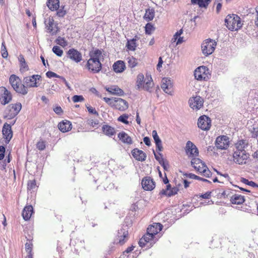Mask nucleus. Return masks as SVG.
<instances>
[{"instance_id":"nucleus-13","label":"nucleus","mask_w":258,"mask_h":258,"mask_svg":"<svg viewBox=\"0 0 258 258\" xmlns=\"http://www.w3.org/2000/svg\"><path fill=\"white\" fill-rule=\"evenodd\" d=\"M44 23L48 32L51 35L55 34L58 31L57 24L54 23V20L52 18L48 17L45 19Z\"/></svg>"},{"instance_id":"nucleus-54","label":"nucleus","mask_w":258,"mask_h":258,"mask_svg":"<svg viewBox=\"0 0 258 258\" xmlns=\"http://www.w3.org/2000/svg\"><path fill=\"white\" fill-rule=\"evenodd\" d=\"M37 148L40 151L43 150L45 148V143L43 141L38 142L36 145Z\"/></svg>"},{"instance_id":"nucleus-15","label":"nucleus","mask_w":258,"mask_h":258,"mask_svg":"<svg viewBox=\"0 0 258 258\" xmlns=\"http://www.w3.org/2000/svg\"><path fill=\"white\" fill-rule=\"evenodd\" d=\"M229 138L226 136H222L217 138L215 145L218 149L223 150L229 147Z\"/></svg>"},{"instance_id":"nucleus-16","label":"nucleus","mask_w":258,"mask_h":258,"mask_svg":"<svg viewBox=\"0 0 258 258\" xmlns=\"http://www.w3.org/2000/svg\"><path fill=\"white\" fill-rule=\"evenodd\" d=\"M188 103L194 110H199L203 105V99L200 96H196L189 99Z\"/></svg>"},{"instance_id":"nucleus-27","label":"nucleus","mask_w":258,"mask_h":258,"mask_svg":"<svg viewBox=\"0 0 258 258\" xmlns=\"http://www.w3.org/2000/svg\"><path fill=\"white\" fill-rule=\"evenodd\" d=\"M58 127L61 132H67L71 130L72 123L70 121L65 120L58 124Z\"/></svg>"},{"instance_id":"nucleus-41","label":"nucleus","mask_w":258,"mask_h":258,"mask_svg":"<svg viewBox=\"0 0 258 258\" xmlns=\"http://www.w3.org/2000/svg\"><path fill=\"white\" fill-rule=\"evenodd\" d=\"M52 51L58 56H61L63 54V50L58 46H54L52 48Z\"/></svg>"},{"instance_id":"nucleus-8","label":"nucleus","mask_w":258,"mask_h":258,"mask_svg":"<svg viewBox=\"0 0 258 258\" xmlns=\"http://www.w3.org/2000/svg\"><path fill=\"white\" fill-rule=\"evenodd\" d=\"M249 158V154L246 151H234L233 154L234 162L239 165L246 164Z\"/></svg>"},{"instance_id":"nucleus-31","label":"nucleus","mask_w":258,"mask_h":258,"mask_svg":"<svg viewBox=\"0 0 258 258\" xmlns=\"http://www.w3.org/2000/svg\"><path fill=\"white\" fill-rule=\"evenodd\" d=\"M230 201L233 204L240 205L244 203L245 200L243 196L239 195H235L231 197Z\"/></svg>"},{"instance_id":"nucleus-47","label":"nucleus","mask_w":258,"mask_h":258,"mask_svg":"<svg viewBox=\"0 0 258 258\" xmlns=\"http://www.w3.org/2000/svg\"><path fill=\"white\" fill-rule=\"evenodd\" d=\"M28 189L32 190L36 188V184L35 180H29L28 182Z\"/></svg>"},{"instance_id":"nucleus-12","label":"nucleus","mask_w":258,"mask_h":258,"mask_svg":"<svg viewBox=\"0 0 258 258\" xmlns=\"http://www.w3.org/2000/svg\"><path fill=\"white\" fill-rule=\"evenodd\" d=\"M67 56L77 63L80 62L82 60L81 53L75 48L70 49L67 52Z\"/></svg>"},{"instance_id":"nucleus-45","label":"nucleus","mask_w":258,"mask_h":258,"mask_svg":"<svg viewBox=\"0 0 258 258\" xmlns=\"http://www.w3.org/2000/svg\"><path fill=\"white\" fill-rule=\"evenodd\" d=\"M1 52L2 55L4 58H6L8 57V52L7 51V48L4 42H3L2 44Z\"/></svg>"},{"instance_id":"nucleus-10","label":"nucleus","mask_w":258,"mask_h":258,"mask_svg":"<svg viewBox=\"0 0 258 258\" xmlns=\"http://www.w3.org/2000/svg\"><path fill=\"white\" fill-rule=\"evenodd\" d=\"M128 230L127 227L124 226L118 230L116 241L120 245L123 244L127 239Z\"/></svg>"},{"instance_id":"nucleus-4","label":"nucleus","mask_w":258,"mask_h":258,"mask_svg":"<svg viewBox=\"0 0 258 258\" xmlns=\"http://www.w3.org/2000/svg\"><path fill=\"white\" fill-rule=\"evenodd\" d=\"M9 82L16 92L23 95L27 94V88L21 84V80L18 77L15 75H12L10 77Z\"/></svg>"},{"instance_id":"nucleus-19","label":"nucleus","mask_w":258,"mask_h":258,"mask_svg":"<svg viewBox=\"0 0 258 258\" xmlns=\"http://www.w3.org/2000/svg\"><path fill=\"white\" fill-rule=\"evenodd\" d=\"M2 132L4 138L6 139V143H9L13 137L11 125L5 123L3 125Z\"/></svg>"},{"instance_id":"nucleus-30","label":"nucleus","mask_w":258,"mask_h":258,"mask_svg":"<svg viewBox=\"0 0 258 258\" xmlns=\"http://www.w3.org/2000/svg\"><path fill=\"white\" fill-rule=\"evenodd\" d=\"M235 151H246L245 149L247 146V143L243 140H239L235 144Z\"/></svg>"},{"instance_id":"nucleus-2","label":"nucleus","mask_w":258,"mask_h":258,"mask_svg":"<svg viewBox=\"0 0 258 258\" xmlns=\"http://www.w3.org/2000/svg\"><path fill=\"white\" fill-rule=\"evenodd\" d=\"M89 55L90 58L87 61V68L94 73H99L102 68V64L100 61L102 51L96 49L91 51Z\"/></svg>"},{"instance_id":"nucleus-46","label":"nucleus","mask_w":258,"mask_h":258,"mask_svg":"<svg viewBox=\"0 0 258 258\" xmlns=\"http://www.w3.org/2000/svg\"><path fill=\"white\" fill-rule=\"evenodd\" d=\"M203 168L204 169H203L202 172L201 173L206 177H210L212 175V173L210 170L208 169L207 166L205 167H204Z\"/></svg>"},{"instance_id":"nucleus-32","label":"nucleus","mask_w":258,"mask_h":258,"mask_svg":"<svg viewBox=\"0 0 258 258\" xmlns=\"http://www.w3.org/2000/svg\"><path fill=\"white\" fill-rule=\"evenodd\" d=\"M102 131L105 135L109 137L112 136L115 134L114 128L108 125H104L102 126Z\"/></svg>"},{"instance_id":"nucleus-23","label":"nucleus","mask_w":258,"mask_h":258,"mask_svg":"<svg viewBox=\"0 0 258 258\" xmlns=\"http://www.w3.org/2000/svg\"><path fill=\"white\" fill-rule=\"evenodd\" d=\"M178 190L177 187H173L171 188L170 184H168L166 185V188L162 189L159 194L161 195H166L168 197H171L176 194Z\"/></svg>"},{"instance_id":"nucleus-36","label":"nucleus","mask_w":258,"mask_h":258,"mask_svg":"<svg viewBox=\"0 0 258 258\" xmlns=\"http://www.w3.org/2000/svg\"><path fill=\"white\" fill-rule=\"evenodd\" d=\"M144 76L142 74H140L137 76L136 86L138 89H142L144 82Z\"/></svg>"},{"instance_id":"nucleus-39","label":"nucleus","mask_w":258,"mask_h":258,"mask_svg":"<svg viewBox=\"0 0 258 258\" xmlns=\"http://www.w3.org/2000/svg\"><path fill=\"white\" fill-rule=\"evenodd\" d=\"M155 29L154 26L150 23H148L145 26V32L147 34H151Z\"/></svg>"},{"instance_id":"nucleus-14","label":"nucleus","mask_w":258,"mask_h":258,"mask_svg":"<svg viewBox=\"0 0 258 258\" xmlns=\"http://www.w3.org/2000/svg\"><path fill=\"white\" fill-rule=\"evenodd\" d=\"M41 77L39 75H33L31 76L25 77L24 83L29 87H37V81L41 80Z\"/></svg>"},{"instance_id":"nucleus-42","label":"nucleus","mask_w":258,"mask_h":258,"mask_svg":"<svg viewBox=\"0 0 258 258\" xmlns=\"http://www.w3.org/2000/svg\"><path fill=\"white\" fill-rule=\"evenodd\" d=\"M56 43L62 46L65 47L67 45V42L65 40L64 38L58 37L55 40Z\"/></svg>"},{"instance_id":"nucleus-64","label":"nucleus","mask_w":258,"mask_h":258,"mask_svg":"<svg viewBox=\"0 0 258 258\" xmlns=\"http://www.w3.org/2000/svg\"><path fill=\"white\" fill-rule=\"evenodd\" d=\"M256 16L254 19V24L255 25L258 27V7L256 8Z\"/></svg>"},{"instance_id":"nucleus-29","label":"nucleus","mask_w":258,"mask_h":258,"mask_svg":"<svg viewBox=\"0 0 258 258\" xmlns=\"http://www.w3.org/2000/svg\"><path fill=\"white\" fill-rule=\"evenodd\" d=\"M106 90L110 93L114 95L122 96L124 94L123 90L119 88L117 86H112L106 88Z\"/></svg>"},{"instance_id":"nucleus-7","label":"nucleus","mask_w":258,"mask_h":258,"mask_svg":"<svg viewBox=\"0 0 258 258\" xmlns=\"http://www.w3.org/2000/svg\"><path fill=\"white\" fill-rule=\"evenodd\" d=\"M210 75L209 69L204 66L197 68L194 72L195 79L199 81H207L209 79Z\"/></svg>"},{"instance_id":"nucleus-40","label":"nucleus","mask_w":258,"mask_h":258,"mask_svg":"<svg viewBox=\"0 0 258 258\" xmlns=\"http://www.w3.org/2000/svg\"><path fill=\"white\" fill-rule=\"evenodd\" d=\"M127 60L128 65L130 68H133L137 66V60L135 58L133 57V56L127 57Z\"/></svg>"},{"instance_id":"nucleus-60","label":"nucleus","mask_w":258,"mask_h":258,"mask_svg":"<svg viewBox=\"0 0 258 258\" xmlns=\"http://www.w3.org/2000/svg\"><path fill=\"white\" fill-rule=\"evenodd\" d=\"M88 124L93 127H96L98 124V121L97 120L90 119L88 120Z\"/></svg>"},{"instance_id":"nucleus-48","label":"nucleus","mask_w":258,"mask_h":258,"mask_svg":"<svg viewBox=\"0 0 258 258\" xmlns=\"http://www.w3.org/2000/svg\"><path fill=\"white\" fill-rule=\"evenodd\" d=\"M72 100L74 102H79L84 101V98L82 95H74L72 97Z\"/></svg>"},{"instance_id":"nucleus-51","label":"nucleus","mask_w":258,"mask_h":258,"mask_svg":"<svg viewBox=\"0 0 258 258\" xmlns=\"http://www.w3.org/2000/svg\"><path fill=\"white\" fill-rule=\"evenodd\" d=\"M86 107H87V108L88 109V112L90 113H91V114H95V115H96L97 116L98 115V113L96 110L95 108H93V107H92V106H91L90 105H86Z\"/></svg>"},{"instance_id":"nucleus-1","label":"nucleus","mask_w":258,"mask_h":258,"mask_svg":"<svg viewBox=\"0 0 258 258\" xmlns=\"http://www.w3.org/2000/svg\"><path fill=\"white\" fill-rule=\"evenodd\" d=\"M162 225L159 223H155L149 226L147 229V233L140 239L139 244L141 247H151L155 243L158 239L155 235L162 229Z\"/></svg>"},{"instance_id":"nucleus-57","label":"nucleus","mask_w":258,"mask_h":258,"mask_svg":"<svg viewBox=\"0 0 258 258\" xmlns=\"http://www.w3.org/2000/svg\"><path fill=\"white\" fill-rule=\"evenodd\" d=\"M159 164L163 167L164 169L167 170L169 168V164L167 162L164 160H161Z\"/></svg>"},{"instance_id":"nucleus-17","label":"nucleus","mask_w":258,"mask_h":258,"mask_svg":"<svg viewBox=\"0 0 258 258\" xmlns=\"http://www.w3.org/2000/svg\"><path fill=\"white\" fill-rule=\"evenodd\" d=\"M185 152L188 156L196 157L199 154V151L196 146L190 141L186 144Z\"/></svg>"},{"instance_id":"nucleus-21","label":"nucleus","mask_w":258,"mask_h":258,"mask_svg":"<svg viewBox=\"0 0 258 258\" xmlns=\"http://www.w3.org/2000/svg\"><path fill=\"white\" fill-rule=\"evenodd\" d=\"M162 90L167 94L171 95L172 93V85L170 80L163 78L161 85Z\"/></svg>"},{"instance_id":"nucleus-22","label":"nucleus","mask_w":258,"mask_h":258,"mask_svg":"<svg viewBox=\"0 0 258 258\" xmlns=\"http://www.w3.org/2000/svg\"><path fill=\"white\" fill-rule=\"evenodd\" d=\"M132 154L136 160L140 161H145L147 157L145 153L137 148H135L132 151Z\"/></svg>"},{"instance_id":"nucleus-56","label":"nucleus","mask_w":258,"mask_h":258,"mask_svg":"<svg viewBox=\"0 0 258 258\" xmlns=\"http://www.w3.org/2000/svg\"><path fill=\"white\" fill-rule=\"evenodd\" d=\"M46 75L49 78H51L53 77L58 78V77H60V76H59V75H57L56 73L51 72V71L47 72L46 73Z\"/></svg>"},{"instance_id":"nucleus-25","label":"nucleus","mask_w":258,"mask_h":258,"mask_svg":"<svg viewBox=\"0 0 258 258\" xmlns=\"http://www.w3.org/2000/svg\"><path fill=\"white\" fill-rule=\"evenodd\" d=\"M33 213V207L31 205L26 206L24 208L22 212V216L25 221L30 219Z\"/></svg>"},{"instance_id":"nucleus-33","label":"nucleus","mask_w":258,"mask_h":258,"mask_svg":"<svg viewBox=\"0 0 258 258\" xmlns=\"http://www.w3.org/2000/svg\"><path fill=\"white\" fill-rule=\"evenodd\" d=\"M59 0H48L47 6L51 11L57 10L59 8Z\"/></svg>"},{"instance_id":"nucleus-63","label":"nucleus","mask_w":258,"mask_h":258,"mask_svg":"<svg viewBox=\"0 0 258 258\" xmlns=\"http://www.w3.org/2000/svg\"><path fill=\"white\" fill-rule=\"evenodd\" d=\"M143 141H144V142L145 143V144L147 146H150L151 145L150 139L149 137H144L143 139Z\"/></svg>"},{"instance_id":"nucleus-55","label":"nucleus","mask_w":258,"mask_h":258,"mask_svg":"<svg viewBox=\"0 0 258 258\" xmlns=\"http://www.w3.org/2000/svg\"><path fill=\"white\" fill-rule=\"evenodd\" d=\"M155 158L156 160H157L159 163L161 162V160H164L163 158L162 157V155L160 153V152L158 151V153L157 154L154 151H153Z\"/></svg>"},{"instance_id":"nucleus-62","label":"nucleus","mask_w":258,"mask_h":258,"mask_svg":"<svg viewBox=\"0 0 258 258\" xmlns=\"http://www.w3.org/2000/svg\"><path fill=\"white\" fill-rule=\"evenodd\" d=\"M211 192H210V191H208L207 192H206L205 194H202L200 196V197H202V198L203 199H208L210 198L211 197Z\"/></svg>"},{"instance_id":"nucleus-35","label":"nucleus","mask_w":258,"mask_h":258,"mask_svg":"<svg viewBox=\"0 0 258 258\" xmlns=\"http://www.w3.org/2000/svg\"><path fill=\"white\" fill-rule=\"evenodd\" d=\"M148 81L146 82V84L143 86V88L146 91L151 92L152 91V88L153 86V83H152V79L151 76H147Z\"/></svg>"},{"instance_id":"nucleus-38","label":"nucleus","mask_w":258,"mask_h":258,"mask_svg":"<svg viewBox=\"0 0 258 258\" xmlns=\"http://www.w3.org/2000/svg\"><path fill=\"white\" fill-rule=\"evenodd\" d=\"M126 47L128 50L134 51L137 47L136 39L133 38L128 40L126 44Z\"/></svg>"},{"instance_id":"nucleus-24","label":"nucleus","mask_w":258,"mask_h":258,"mask_svg":"<svg viewBox=\"0 0 258 258\" xmlns=\"http://www.w3.org/2000/svg\"><path fill=\"white\" fill-rule=\"evenodd\" d=\"M118 138L124 144L130 145L133 144V141L130 136L124 132H121L118 134Z\"/></svg>"},{"instance_id":"nucleus-52","label":"nucleus","mask_w":258,"mask_h":258,"mask_svg":"<svg viewBox=\"0 0 258 258\" xmlns=\"http://www.w3.org/2000/svg\"><path fill=\"white\" fill-rule=\"evenodd\" d=\"M183 175L185 177L190 178V179H200V176H197L193 173H186L184 174Z\"/></svg>"},{"instance_id":"nucleus-3","label":"nucleus","mask_w":258,"mask_h":258,"mask_svg":"<svg viewBox=\"0 0 258 258\" xmlns=\"http://www.w3.org/2000/svg\"><path fill=\"white\" fill-rule=\"evenodd\" d=\"M227 27L231 31H237L242 26L240 18L237 15H228L225 20Z\"/></svg>"},{"instance_id":"nucleus-44","label":"nucleus","mask_w":258,"mask_h":258,"mask_svg":"<svg viewBox=\"0 0 258 258\" xmlns=\"http://www.w3.org/2000/svg\"><path fill=\"white\" fill-rule=\"evenodd\" d=\"M128 118V115L126 114H122L120 115L118 118V120L119 121H120L125 124H128L129 123V122L127 121V118Z\"/></svg>"},{"instance_id":"nucleus-58","label":"nucleus","mask_w":258,"mask_h":258,"mask_svg":"<svg viewBox=\"0 0 258 258\" xmlns=\"http://www.w3.org/2000/svg\"><path fill=\"white\" fill-rule=\"evenodd\" d=\"M5 148L3 146H0V160L4 159L5 156Z\"/></svg>"},{"instance_id":"nucleus-5","label":"nucleus","mask_w":258,"mask_h":258,"mask_svg":"<svg viewBox=\"0 0 258 258\" xmlns=\"http://www.w3.org/2000/svg\"><path fill=\"white\" fill-rule=\"evenodd\" d=\"M216 44L217 43L215 40L211 39H206L201 45L203 53L206 56L212 54L215 49Z\"/></svg>"},{"instance_id":"nucleus-6","label":"nucleus","mask_w":258,"mask_h":258,"mask_svg":"<svg viewBox=\"0 0 258 258\" xmlns=\"http://www.w3.org/2000/svg\"><path fill=\"white\" fill-rule=\"evenodd\" d=\"M21 108L22 105L20 103L9 105L5 110L6 117L10 119L14 118L19 113Z\"/></svg>"},{"instance_id":"nucleus-26","label":"nucleus","mask_w":258,"mask_h":258,"mask_svg":"<svg viewBox=\"0 0 258 258\" xmlns=\"http://www.w3.org/2000/svg\"><path fill=\"white\" fill-rule=\"evenodd\" d=\"M152 136L156 144L157 150L161 152L163 150L162 141L157 134V132L155 130L152 131Z\"/></svg>"},{"instance_id":"nucleus-37","label":"nucleus","mask_w":258,"mask_h":258,"mask_svg":"<svg viewBox=\"0 0 258 258\" xmlns=\"http://www.w3.org/2000/svg\"><path fill=\"white\" fill-rule=\"evenodd\" d=\"M191 164L196 170H199V166L204 165V162L199 158H194L191 161Z\"/></svg>"},{"instance_id":"nucleus-61","label":"nucleus","mask_w":258,"mask_h":258,"mask_svg":"<svg viewBox=\"0 0 258 258\" xmlns=\"http://www.w3.org/2000/svg\"><path fill=\"white\" fill-rule=\"evenodd\" d=\"M19 60L21 66H23V64H24L26 66V62L25 58L23 55H20L19 56Z\"/></svg>"},{"instance_id":"nucleus-11","label":"nucleus","mask_w":258,"mask_h":258,"mask_svg":"<svg viewBox=\"0 0 258 258\" xmlns=\"http://www.w3.org/2000/svg\"><path fill=\"white\" fill-rule=\"evenodd\" d=\"M211 119L206 115L200 116L198 119V127L204 131L209 130L211 126Z\"/></svg>"},{"instance_id":"nucleus-18","label":"nucleus","mask_w":258,"mask_h":258,"mask_svg":"<svg viewBox=\"0 0 258 258\" xmlns=\"http://www.w3.org/2000/svg\"><path fill=\"white\" fill-rule=\"evenodd\" d=\"M143 188L145 190L150 191L155 187V183L150 177H145L142 180Z\"/></svg>"},{"instance_id":"nucleus-59","label":"nucleus","mask_w":258,"mask_h":258,"mask_svg":"<svg viewBox=\"0 0 258 258\" xmlns=\"http://www.w3.org/2000/svg\"><path fill=\"white\" fill-rule=\"evenodd\" d=\"M53 111L57 114H60L62 112V110L60 106H57L53 108Z\"/></svg>"},{"instance_id":"nucleus-9","label":"nucleus","mask_w":258,"mask_h":258,"mask_svg":"<svg viewBox=\"0 0 258 258\" xmlns=\"http://www.w3.org/2000/svg\"><path fill=\"white\" fill-rule=\"evenodd\" d=\"M12 99L11 92L5 87H0V101L2 104L6 105L9 103Z\"/></svg>"},{"instance_id":"nucleus-50","label":"nucleus","mask_w":258,"mask_h":258,"mask_svg":"<svg viewBox=\"0 0 258 258\" xmlns=\"http://www.w3.org/2000/svg\"><path fill=\"white\" fill-rule=\"evenodd\" d=\"M57 12V15L59 17H63L66 14V11L64 10V7H61L60 9H58Z\"/></svg>"},{"instance_id":"nucleus-43","label":"nucleus","mask_w":258,"mask_h":258,"mask_svg":"<svg viewBox=\"0 0 258 258\" xmlns=\"http://www.w3.org/2000/svg\"><path fill=\"white\" fill-rule=\"evenodd\" d=\"M241 182L245 183V184L248 185L252 187H258V185L256 184L254 182L252 181H249L248 179L242 178L241 180Z\"/></svg>"},{"instance_id":"nucleus-34","label":"nucleus","mask_w":258,"mask_h":258,"mask_svg":"<svg viewBox=\"0 0 258 258\" xmlns=\"http://www.w3.org/2000/svg\"><path fill=\"white\" fill-rule=\"evenodd\" d=\"M155 16V11L153 9H148L146 10L144 15V19L146 21H152Z\"/></svg>"},{"instance_id":"nucleus-20","label":"nucleus","mask_w":258,"mask_h":258,"mask_svg":"<svg viewBox=\"0 0 258 258\" xmlns=\"http://www.w3.org/2000/svg\"><path fill=\"white\" fill-rule=\"evenodd\" d=\"M112 104L116 109L120 111H124L128 107V103L125 100L120 98H115Z\"/></svg>"},{"instance_id":"nucleus-49","label":"nucleus","mask_w":258,"mask_h":258,"mask_svg":"<svg viewBox=\"0 0 258 258\" xmlns=\"http://www.w3.org/2000/svg\"><path fill=\"white\" fill-rule=\"evenodd\" d=\"M210 2V0H200L198 5L200 8H206Z\"/></svg>"},{"instance_id":"nucleus-53","label":"nucleus","mask_w":258,"mask_h":258,"mask_svg":"<svg viewBox=\"0 0 258 258\" xmlns=\"http://www.w3.org/2000/svg\"><path fill=\"white\" fill-rule=\"evenodd\" d=\"M32 243L29 241L25 244V249L27 252H32Z\"/></svg>"},{"instance_id":"nucleus-28","label":"nucleus","mask_w":258,"mask_h":258,"mask_svg":"<svg viewBox=\"0 0 258 258\" xmlns=\"http://www.w3.org/2000/svg\"><path fill=\"white\" fill-rule=\"evenodd\" d=\"M125 69V66L124 62L122 60H118L113 65V69L115 73H121Z\"/></svg>"}]
</instances>
